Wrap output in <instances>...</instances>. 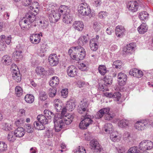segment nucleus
I'll return each instance as SVG.
<instances>
[{"label":"nucleus","instance_id":"obj_7","mask_svg":"<svg viewBox=\"0 0 153 153\" xmlns=\"http://www.w3.org/2000/svg\"><path fill=\"white\" fill-rule=\"evenodd\" d=\"M49 14V19L51 22L55 23L56 22L60 19L61 16L57 10H49L48 12Z\"/></svg>","mask_w":153,"mask_h":153},{"label":"nucleus","instance_id":"obj_64","mask_svg":"<svg viewBox=\"0 0 153 153\" xmlns=\"http://www.w3.org/2000/svg\"><path fill=\"white\" fill-rule=\"evenodd\" d=\"M62 96L64 98H65L67 97L68 94V91L67 90L65 89H63L61 91Z\"/></svg>","mask_w":153,"mask_h":153},{"label":"nucleus","instance_id":"obj_21","mask_svg":"<svg viewBox=\"0 0 153 153\" xmlns=\"http://www.w3.org/2000/svg\"><path fill=\"white\" fill-rule=\"evenodd\" d=\"M73 27L76 30L78 31H82L84 28V25L83 22L80 21H75L72 25Z\"/></svg>","mask_w":153,"mask_h":153},{"label":"nucleus","instance_id":"obj_32","mask_svg":"<svg viewBox=\"0 0 153 153\" xmlns=\"http://www.w3.org/2000/svg\"><path fill=\"white\" fill-rule=\"evenodd\" d=\"M129 124V122L126 120H122L120 121L118 123V126L121 128H126L128 126Z\"/></svg>","mask_w":153,"mask_h":153},{"label":"nucleus","instance_id":"obj_57","mask_svg":"<svg viewBox=\"0 0 153 153\" xmlns=\"http://www.w3.org/2000/svg\"><path fill=\"white\" fill-rule=\"evenodd\" d=\"M75 153H86V152L83 147L79 146V148Z\"/></svg>","mask_w":153,"mask_h":153},{"label":"nucleus","instance_id":"obj_50","mask_svg":"<svg viewBox=\"0 0 153 153\" xmlns=\"http://www.w3.org/2000/svg\"><path fill=\"white\" fill-rule=\"evenodd\" d=\"M57 91L56 89L53 88H51L49 90V96L53 97H54Z\"/></svg>","mask_w":153,"mask_h":153},{"label":"nucleus","instance_id":"obj_23","mask_svg":"<svg viewBox=\"0 0 153 153\" xmlns=\"http://www.w3.org/2000/svg\"><path fill=\"white\" fill-rule=\"evenodd\" d=\"M14 134L17 137H22L25 134V129L22 127H19L14 132Z\"/></svg>","mask_w":153,"mask_h":153},{"label":"nucleus","instance_id":"obj_15","mask_svg":"<svg viewBox=\"0 0 153 153\" xmlns=\"http://www.w3.org/2000/svg\"><path fill=\"white\" fill-rule=\"evenodd\" d=\"M76 105V100H70L67 102L65 107L63 108V109H65L66 111L67 110L72 111L75 108Z\"/></svg>","mask_w":153,"mask_h":153},{"label":"nucleus","instance_id":"obj_52","mask_svg":"<svg viewBox=\"0 0 153 153\" xmlns=\"http://www.w3.org/2000/svg\"><path fill=\"white\" fill-rule=\"evenodd\" d=\"M139 151L136 147L134 146L130 148L127 153H139Z\"/></svg>","mask_w":153,"mask_h":153},{"label":"nucleus","instance_id":"obj_14","mask_svg":"<svg viewBox=\"0 0 153 153\" xmlns=\"http://www.w3.org/2000/svg\"><path fill=\"white\" fill-rule=\"evenodd\" d=\"M63 15V21L67 24L70 23L73 19L72 14L70 10H68Z\"/></svg>","mask_w":153,"mask_h":153},{"label":"nucleus","instance_id":"obj_29","mask_svg":"<svg viewBox=\"0 0 153 153\" xmlns=\"http://www.w3.org/2000/svg\"><path fill=\"white\" fill-rule=\"evenodd\" d=\"M148 27L146 24L142 23L138 28L137 30L140 34H143L147 31Z\"/></svg>","mask_w":153,"mask_h":153},{"label":"nucleus","instance_id":"obj_44","mask_svg":"<svg viewBox=\"0 0 153 153\" xmlns=\"http://www.w3.org/2000/svg\"><path fill=\"white\" fill-rule=\"evenodd\" d=\"M7 149V144L4 142L0 141V152H5Z\"/></svg>","mask_w":153,"mask_h":153},{"label":"nucleus","instance_id":"obj_24","mask_svg":"<svg viewBox=\"0 0 153 153\" xmlns=\"http://www.w3.org/2000/svg\"><path fill=\"white\" fill-rule=\"evenodd\" d=\"M109 108H105L101 109L95 115V117L99 119L102 117L105 113H107L109 111Z\"/></svg>","mask_w":153,"mask_h":153},{"label":"nucleus","instance_id":"obj_3","mask_svg":"<svg viewBox=\"0 0 153 153\" xmlns=\"http://www.w3.org/2000/svg\"><path fill=\"white\" fill-rule=\"evenodd\" d=\"M78 11L80 14L85 16L89 15L91 13L90 7L85 2L80 4L78 6Z\"/></svg>","mask_w":153,"mask_h":153},{"label":"nucleus","instance_id":"obj_35","mask_svg":"<svg viewBox=\"0 0 153 153\" xmlns=\"http://www.w3.org/2000/svg\"><path fill=\"white\" fill-rule=\"evenodd\" d=\"M34 97L32 94H27L25 97V101L28 103H31L34 101Z\"/></svg>","mask_w":153,"mask_h":153},{"label":"nucleus","instance_id":"obj_41","mask_svg":"<svg viewBox=\"0 0 153 153\" xmlns=\"http://www.w3.org/2000/svg\"><path fill=\"white\" fill-rule=\"evenodd\" d=\"M149 14L145 11H143L140 13L139 17L141 20H143L147 19L148 17Z\"/></svg>","mask_w":153,"mask_h":153},{"label":"nucleus","instance_id":"obj_18","mask_svg":"<svg viewBox=\"0 0 153 153\" xmlns=\"http://www.w3.org/2000/svg\"><path fill=\"white\" fill-rule=\"evenodd\" d=\"M31 23L25 18L24 16L22 19H21L19 22V25L22 28H26L27 30H29L30 27L29 25Z\"/></svg>","mask_w":153,"mask_h":153},{"label":"nucleus","instance_id":"obj_61","mask_svg":"<svg viewBox=\"0 0 153 153\" xmlns=\"http://www.w3.org/2000/svg\"><path fill=\"white\" fill-rule=\"evenodd\" d=\"M138 71V69L136 68H134L131 70L129 72V74L130 75L134 77V75L136 74L137 72Z\"/></svg>","mask_w":153,"mask_h":153},{"label":"nucleus","instance_id":"obj_36","mask_svg":"<svg viewBox=\"0 0 153 153\" xmlns=\"http://www.w3.org/2000/svg\"><path fill=\"white\" fill-rule=\"evenodd\" d=\"M16 137L13 132H10L7 135V139L10 142H14L16 139Z\"/></svg>","mask_w":153,"mask_h":153},{"label":"nucleus","instance_id":"obj_10","mask_svg":"<svg viewBox=\"0 0 153 153\" xmlns=\"http://www.w3.org/2000/svg\"><path fill=\"white\" fill-rule=\"evenodd\" d=\"M127 7L129 11L134 13L137 11L138 4L136 1H130L128 3Z\"/></svg>","mask_w":153,"mask_h":153},{"label":"nucleus","instance_id":"obj_55","mask_svg":"<svg viewBox=\"0 0 153 153\" xmlns=\"http://www.w3.org/2000/svg\"><path fill=\"white\" fill-rule=\"evenodd\" d=\"M121 94L119 92L115 93L113 94V97L115 100L119 101L120 98Z\"/></svg>","mask_w":153,"mask_h":153},{"label":"nucleus","instance_id":"obj_25","mask_svg":"<svg viewBox=\"0 0 153 153\" xmlns=\"http://www.w3.org/2000/svg\"><path fill=\"white\" fill-rule=\"evenodd\" d=\"M37 119L40 123L43 125L47 124L49 120L45 116L42 114L38 115L37 117Z\"/></svg>","mask_w":153,"mask_h":153},{"label":"nucleus","instance_id":"obj_4","mask_svg":"<svg viewBox=\"0 0 153 153\" xmlns=\"http://www.w3.org/2000/svg\"><path fill=\"white\" fill-rule=\"evenodd\" d=\"M83 116L84 118L79 123V127L81 129H86L89 125L93 123V121L91 119V116L87 114Z\"/></svg>","mask_w":153,"mask_h":153},{"label":"nucleus","instance_id":"obj_5","mask_svg":"<svg viewBox=\"0 0 153 153\" xmlns=\"http://www.w3.org/2000/svg\"><path fill=\"white\" fill-rule=\"evenodd\" d=\"M152 123L148 120H141L137 121L135 124V128L139 131H143L146 128V127H149Z\"/></svg>","mask_w":153,"mask_h":153},{"label":"nucleus","instance_id":"obj_42","mask_svg":"<svg viewBox=\"0 0 153 153\" xmlns=\"http://www.w3.org/2000/svg\"><path fill=\"white\" fill-rule=\"evenodd\" d=\"M36 74L38 75L45 74V73L47 72V71L41 66L37 67L36 69Z\"/></svg>","mask_w":153,"mask_h":153},{"label":"nucleus","instance_id":"obj_27","mask_svg":"<svg viewBox=\"0 0 153 153\" xmlns=\"http://www.w3.org/2000/svg\"><path fill=\"white\" fill-rule=\"evenodd\" d=\"M31 42L33 44H36L39 42L40 38L39 34H33L30 37Z\"/></svg>","mask_w":153,"mask_h":153},{"label":"nucleus","instance_id":"obj_34","mask_svg":"<svg viewBox=\"0 0 153 153\" xmlns=\"http://www.w3.org/2000/svg\"><path fill=\"white\" fill-rule=\"evenodd\" d=\"M113 126L111 124L107 123L105 124L104 127L105 131L108 133H110L113 130Z\"/></svg>","mask_w":153,"mask_h":153},{"label":"nucleus","instance_id":"obj_37","mask_svg":"<svg viewBox=\"0 0 153 153\" xmlns=\"http://www.w3.org/2000/svg\"><path fill=\"white\" fill-rule=\"evenodd\" d=\"M87 42V38L86 36H81L78 40V43L81 45H83L86 43Z\"/></svg>","mask_w":153,"mask_h":153},{"label":"nucleus","instance_id":"obj_56","mask_svg":"<svg viewBox=\"0 0 153 153\" xmlns=\"http://www.w3.org/2000/svg\"><path fill=\"white\" fill-rule=\"evenodd\" d=\"M107 13L105 11H101L99 13L98 17L100 19L105 18L107 16Z\"/></svg>","mask_w":153,"mask_h":153},{"label":"nucleus","instance_id":"obj_22","mask_svg":"<svg viewBox=\"0 0 153 153\" xmlns=\"http://www.w3.org/2000/svg\"><path fill=\"white\" fill-rule=\"evenodd\" d=\"M77 69L74 65L70 66L67 70L68 75L71 77H73L77 75Z\"/></svg>","mask_w":153,"mask_h":153},{"label":"nucleus","instance_id":"obj_1","mask_svg":"<svg viewBox=\"0 0 153 153\" xmlns=\"http://www.w3.org/2000/svg\"><path fill=\"white\" fill-rule=\"evenodd\" d=\"M45 116L48 118L49 120L52 118H53V122L54 123L55 131L56 132H59L62 128V126L64 125V122L61 118L60 114H56L54 115L51 111L48 110H45L44 111Z\"/></svg>","mask_w":153,"mask_h":153},{"label":"nucleus","instance_id":"obj_40","mask_svg":"<svg viewBox=\"0 0 153 153\" xmlns=\"http://www.w3.org/2000/svg\"><path fill=\"white\" fill-rule=\"evenodd\" d=\"M23 90L20 86H17L15 88V94L18 97H20L22 94Z\"/></svg>","mask_w":153,"mask_h":153},{"label":"nucleus","instance_id":"obj_48","mask_svg":"<svg viewBox=\"0 0 153 153\" xmlns=\"http://www.w3.org/2000/svg\"><path fill=\"white\" fill-rule=\"evenodd\" d=\"M11 69L12 71V75H19V70L17 68H16V65L14 64L12 65Z\"/></svg>","mask_w":153,"mask_h":153},{"label":"nucleus","instance_id":"obj_11","mask_svg":"<svg viewBox=\"0 0 153 153\" xmlns=\"http://www.w3.org/2000/svg\"><path fill=\"white\" fill-rule=\"evenodd\" d=\"M127 76L125 74L123 73H119L118 74V84L120 86H123L126 83L127 80Z\"/></svg>","mask_w":153,"mask_h":153},{"label":"nucleus","instance_id":"obj_12","mask_svg":"<svg viewBox=\"0 0 153 153\" xmlns=\"http://www.w3.org/2000/svg\"><path fill=\"white\" fill-rule=\"evenodd\" d=\"M90 145L91 149L96 150L97 152H100L102 149L99 142L96 139L91 140Z\"/></svg>","mask_w":153,"mask_h":153},{"label":"nucleus","instance_id":"obj_62","mask_svg":"<svg viewBox=\"0 0 153 153\" xmlns=\"http://www.w3.org/2000/svg\"><path fill=\"white\" fill-rule=\"evenodd\" d=\"M143 73L142 71L138 70V71L137 72L136 74L134 75V77L139 78L143 76Z\"/></svg>","mask_w":153,"mask_h":153},{"label":"nucleus","instance_id":"obj_8","mask_svg":"<svg viewBox=\"0 0 153 153\" xmlns=\"http://www.w3.org/2000/svg\"><path fill=\"white\" fill-rule=\"evenodd\" d=\"M153 147V142L149 140H143L140 143L139 145V149L143 151L150 150Z\"/></svg>","mask_w":153,"mask_h":153},{"label":"nucleus","instance_id":"obj_30","mask_svg":"<svg viewBox=\"0 0 153 153\" xmlns=\"http://www.w3.org/2000/svg\"><path fill=\"white\" fill-rule=\"evenodd\" d=\"M94 39H92L90 41V46L91 49L94 51H96L98 48V46L97 43L95 41Z\"/></svg>","mask_w":153,"mask_h":153},{"label":"nucleus","instance_id":"obj_17","mask_svg":"<svg viewBox=\"0 0 153 153\" xmlns=\"http://www.w3.org/2000/svg\"><path fill=\"white\" fill-rule=\"evenodd\" d=\"M87 107V103L86 100H83L81 101L80 103V106L79 107L78 109V112L81 114H87L86 112V108Z\"/></svg>","mask_w":153,"mask_h":153},{"label":"nucleus","instance_id":"obj_20","mask_svg":"<svg viewBox=\"0 0 153 153\" xmlns=\"http://www.w3.org/2000/svg\"><path fill=\"white\" fill-rule=\"evenodd\" d=\"M125 30L123 26L118 25L116 27L115 34L118 37H121L124 34Z\"/></svg>","mask_w":153,"mask_h":153},{"label":"nucleus","instance_id":"obj_16","mask_svg":"<svg viewBox=\"0 0 153 153\" xmlns=\"http://www.w3.org/2000/svg\"><path fill=\"white\" fill-rule=\"evenodd\" d=\"M36 14L34 13L32 11L29 10L25 14V17L31 24L36 19Z\"/></svg>","mask_w":153,"mask_h":153},{"label":"nucleus","instance_id":"obj_49","mask_svg":"<svg viewBox=\"0 0 153 153\" xmlns=\"http://www.w3.org/2000/svg\"><path fill=\"white\" fill-rule=\"evenodd\" d=\"M93 25L94 29L96 32L98 31L101 27V24L97 22H94L93 23Z\"/></svg>","mask_w":153,"mask_h":153},{"label":"nucleus","instance_id":"obj_53","mask_svg":"<svg viewBox=\"0 0 153 153\" xmlns=\"http://www.w3.org/2000/svg\"><path fill=\"white\" fill-rule=\"evenodd\" d=\"M12 77L13 79L17 82H19L21 81V77L20 74H14V75H12Z\"/></svg>","mask_w":153,"mask_h":153},{"label":"nucleus","instance_id":"obj_60","mask_svg":"<svg viewBox=\"0 0 153 153\" xmlns=\"http://www.w3.org/2000/svg\"><path fill=\"white\" fill-rule=\"evenodd\" d=\"M80 69L82 71H85L87 70V65L84 63H82L80 64Z\"/></svg>","mask_w":153,"mask_h":153},{"label":"nucleus","instance_id":"obj_51","mask_svg":"<svg viewBox=\"0 0 153 153\" xmlns=\"http://www.w3.org/2000/svg\"><path fill=\"white\" fill-rule=\"evenodd\" d=\"M25 122V120L23 118L17 120L15 122V125L17 126H21Z\"/></svg>","mask_w":153,"mask_h":153},{"label":"nucleus","instance_id":"obj_6","mask_svg":"<svg viewBox=\"0 0 153 153\" xmlns=\"http://www.w3.org/2000/svg\"><path fill=\"white\" fill-rule=\"evenodd\" d=\"M66 112L65 109H63L62 111V113L60 114L61 116V118L64 122V125L62 128L64 126L65 123L67 125L70 124L72 122L74 118V116L71 114H65Z\"/></svg>","mask_w":153,"mask_h":153},{"label":"nucleus","instance_id":"obj_54","mask_svg":"<svg viewBox=\"0 0 153 153\" xmlns=\"http://www.w3.org/2000/svg\"><path fill=\"white\" fill-rule=\"evenodd\" d=\"M26 131L28 133H32L33 132V128L29 124L26 125L25 126Z\"/></svg>","mask_w":153,"mask_h":153},{"label":"nucleus","instance_id":"obj_38","mask_svg":"<svg viewBox=\"0 0 153 153\" xmlns=\"http://www.w3.org/2000/svg\"><path fill=\"white\" fill-rule=\"evenodd\" d=\"M39 3L37 2H35L33 4V6L30 7V9L31 10L30 11L37 13L39 10Z\"/></svg>","mask_w":153,"mask_h":153},{"label":"nucleus","instance_id":"obj_59","mask_svg":"<svg viewBox=\"0 0 153 153\" xmlns=\"http://www.w3.org/2000/svg\"><path fill=\"white\" fill-rule=\"evenodd\" d=\"M109 112L107 113H105V120H109L112 119L113 117V115L111 114H109Z\"/></svg>","mask_w":153,"mask_h":153},{"label":"nucleus","instance_id":"obj_58","mask_svg":"<svg viewBox=\"0 0 153 153\" xmlns=\"http://www.w3.org/2000/svg\"><path fill=\"white\" fill-rule=\"evenodd\" d=\"M6 47V45L5 42L3 40H0V50H4Z\"/></svg>","mask_w":153,"mask_h":153},{"label":"nucleus","instance_id":"obj_39","mask_svg":"<svg viewBox=\"0 0 153 153\" xmlns=\"http://www.w3.org/2000/svg\"><path fill=\"white\" fill-rule=\"evenodd\" d=\"M98 71L100 74L102 75H104L107 71L106 67L103 65H100L99 66Z\"/></svg>","mask_w":153,"mask_h":153},{"label":"nucleus","instance_id":"obj_26","mask_svg":"<svg viewBox=\"0 0 153 153\" xmlns=\"http://www.w3.org/2000/svg\"><path fill=\"white\" fill-rule=\"evenodd\" d=\"M22 52L21 51H18L14 52L12 54V57L16 61L20 60L22 57Z\"/></svg>","mask_w":153,"mask_h":153},{"label":"nucleus","instance_id":"obj_33","mask_svg":"<svg viewBox=\"0 0 153 153\" xmlns=\"http://www.w3.org/2000/svg\"><path fill=\"white\" fill-rule=\"evenodd\" d=\"M59 82V80L58 78L56 76H54L52 78L50 82V85L51 86H54L58 85Z\"/></svg>","mask_w":153,"mask_h":153},{"label":"nucleus","instance_id":"obj_9","mask_svg":"<svg viewBox=\"0 0 153 153\" xmlns=\"http://www.w3.org/2000/svg\"><path fill=\"white\" fill-rule=\"evenodd\" d=\"M49 64L52 66L57 65L59 62V59L56 54L50 55L48 58Z\"/></svg>","mask_w":153,"mask_h":153},{"label":"nucleus","instance_id":"obj_45","mask_svg":"<svg viewBox=\"0 0 153 153\" xmlns=\"http://www.w3.org/2000/svg\"><path fill=\"white\" fill-rule=\"evenodd\" d=\"M122 62L120 60H117L114 62L113 64V68L117 69H120L122 66Z\"/></svg>","mask_w":153,"mask_h":153},{"label":"nucleus","instance_id":"obj_28","mask_svg":"<svg viewBox=\"0 0 153 153\" xmlns=\"http://www.w3.org/2000/svg\"><path fill=\"white\" fill-rule=\"evenodd\" d=\"M111 140L113 142H116L119 141L120 137L118 136V134L117 132H114L111 133L110 136Z\"/></svg>","mask_w":153,"mask_h":153},{"label":"nucleus","instance_id":"obj_2","mask_svg":"<svg viewBox=\"0 0 153 153\" xmlns=\"http://www.w3.org/2000/svg\"><path fill=\"white\" fill-rule=\"evenodd\" d=\"M68 53L71 58L76 61L83 59L86 55L85 49L80 46L71 47L68 50Z\"/></svg>","mask_w":153,"mask_h":153},{"label":"nucleus","instance_id":"obj_47","mask_svg":"<svg viewBox=\"0 0 153 153\" xmlns=\"http://www.w3.org/2000/svg\"><path fill=\"white\" fill-rule=\"evenodd\" d=\"M47 95L45 92L44 91H41L39 93V98L42 101H44L47 98Z\"/></svg>","mask_w":153,"mask_h":153},{"label":"nucleus","instance_id":"obj_31","mask_svg":"<svg viewBox=\"0 0 153 153\" xmlns=\"http://www.w3.org/2000/svg\"><path fill=\"white\" fill-rule=\"evenodd\" d=\"M2 62L6 65H9L11 62L12 59L11 57L8 55H5L2 58Z\"/></svg>","mask_w":153,"mask_h":153},{"label":"nucleus","instance_id":"obj_19","mask_svg":"<svg viewBox=\"0 0 153 153\" xmlns=\"http://www.w3.org/2000/svg\"><path fill=\"white\" fill-rule=\"evenodd\" d=\"M136 45L135 43H130L127 45L126 47L124 48L123 51L126 54L131 53L135 50Z\"/></svg>","mask_w":153,"mask_h":153},{"label":"nucleus","instance_id":"obj_43","mask_svg":"<svg viewBox=\"0 0 153 153\" xmlns=\"http://www.w3.org/2000/svg\"><path fill=\"white\" fill-rule=\"evenodd\" d=\"M2 128V129L6 131H10L12 129V127L11 125L7 123H3Z\"/></svg>","mask_w":153,"mask_h":153},{"label":"nucleus","instance_id":"obj_46","mask_svg":"<svg viewBox=\"0 0 153 153\" xmlns=\"http://www.w3.org/2000/svg\"><path fill=\"white\" fill-rule=\"evenodd\" d=\"M35 128L38 130H42L45 129V127L43 124H41L35 121L34 123Z\"/></svg>","mask_w":153,"mask_h":153},{"label":"nucleus","instance_id":"obj_13","mask_svg":"<svg viewBox=\"0 0 153 153\" xmlns=\"http://www.w3.org/2000/svg\"><path fill=\"white\" fill-rule=\"evenodd\" d=\"M104 83L103 85H101V86L100 85V89L103 91L107 90V88L106 86L108 85L111 84L112 82V78L111 76H105L104 80Z\"/></svg>","mask_w":153,"mask_h":153},{"label":"nucleus","instance_id":"obj_63","mask_svg":"<svg viewBox=\"0 0 153 153\" xmlns=\"http://www.w3.org/2000/svg\"><path fill=\"white\" fill-rule=\"evenodd\" d=\"M131 137L130 134L128 132H126L123 135V138L124 140H126Z\"/></svg>","mask_w":153,"mask_h":153}]
</instances>
